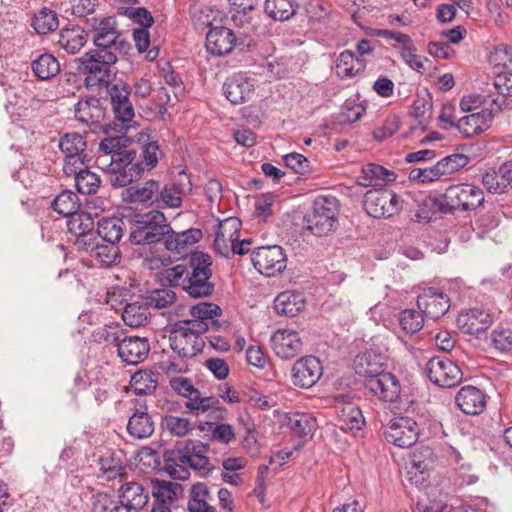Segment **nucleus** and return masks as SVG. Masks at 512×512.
I'll use <instances>...</instances> for the list:
<instances>
[{"instance_id": "52", "label": "nucleus", "mask_w": 512, "mask_h": 512, "mask_svg": "<svg viewBox=\"0 0 512 512\" xmlns=\"http://www.w3.org/2000/svg\"><path fill=\"white\" fill-rule=\"evenodd\" d=\"M81 201L78 194H57L52 208L60 215L69 217L80 210Z\"/></svg>"}, {"instance_id": "17", "label": "nucleus", "mask_w": 512, "mask_h": 512, "mask_svg": "<svg viewBox=\"0 0 512 512\" xmlns=\"http://www.w3.org/2000/svg\"><path fill=\"white\" fill-rule=\"evenodd\" d=\"M223 94L233 105H239L250 100L254 93L253 81L243 73L233 74L224 82Z\"/></svg>"}, {"instance_id": "21", "label": "nucleus", "mask_w": 512, "mask_h": 512, "mask_svg": "<svg viewBox=\"0 0 512 512\" xmlns=\"http://www.w3.org/2000/svg\"><path fill=\"white\" fill-rule=\"evenodd\" d=\"M76 119L86 125L98 126L106 115V109L99 98L87 97L80 99L74 108Z\"/></svg>"}, {"instance_id": "27", "label": "nucleus", "mask_w": 512, "mask_h": 512, "mask_svg": "<svg viewBox=\"0 0 512 512\" xmlns=\"http://www.w3.org/2000/svg\"><path fill=\"white\" fill-rule=\"evenodd\" d=\"M423 195L425 198L421 200L422 204L412 216V220L415 222L428 223L431 221L436 211L448 213L456 208L454 205L443 203L442 200L446 198V194H438L439 197H432L431 195L427 196L426 194Z\"/></svg>"}, {"instance_id": "54", "label": "nucleus", "mask_w": 512, "mask_h": 512, "mask_svg": "<svg viewBox=\"0 0 512 512\" xmlns=\"http://www.w3.org/2000/svg\"><path fill=\"white\" fill-rule=\"evenodd\" d=\"M423 313L414 309H406L400 313L399 323L407 334L420 331L424 325Z\"/></svg>"}, {"instance_id": "2", "label": "nucleus", "mask_w": 512, "mask_h": 512, "mask_svg": "<svg viewBox=\"0 0 512 512\" xmlns=\"http://www.w3.org/2000/svg\"><path fill=\"white\" fill-rule=\"evenodd\" d=\"M208 324L202 321H180L169 335L170 347L182 358H191L202 352L205 342L202 338Z\"/></svg>"}, {"instance_id": "8", "label": "nucleus", "mask_w": 512, "mask_h": 512, "mask_svg": "<svg viewBox=\"0 0 512 512\" xmlns=\"http://www.w3.org/2000/svg\"><path fill=\"white\" fill-rule=\"evenodd\" d=\"M251 261L261 274L273 277L284 271L287 257L278 245L263 246L253 251Z\"/></svg>"}, {"instance_id": "30", "label": "nucleus", "mask_w": 512, "mask_h": 512, "mask_svg": "<svg viewBox=\"0 0 512 512\" xmlns=\"http://www.w3.org/2000/svg\"><path fill=\"white\" fill-rule=\"evenodd\" d=\"M120 502L138 512L148 502V493L138 482H127L120 488Z\"/></svg>"}, {"instance_id": "42", "label": "nucleus", "mask_w": 512, "mask_h": 512, "mask_svg": "<svg viewBox=\"0 0 512 512\" xmlns=\"http://www.w3.org/2000/svg\"><path fill=\"white\" fill-rule=\"evenodd\" d=\"M212 275H188L184 291L193 298L208 297L214 291V284L211 282Z\"/></svg>"}, {"instance_id": "39", "label": "nucleus", "mask_w": 512, "mask_h": 512, "mask_svg": "<svg viewBox=\"0 0 512 512\" xmlns=\"http://www.w3.org/2000/svg\"><path fill=\"white\" fill-rule=\"evenodd\" d=\"M124 222L121 218H103L98 222L97 233L107 243L116 245L122 238Z\"/></svg>"}, {"instance_id": "53", "label": "nucleus", "mask_w": 512, "mask_h": 512, "mask_svg": "<svg viewBox=\"0 0 512 512\" xmlns=\"http://www.w3.org/2000/svg\"><path fill=\"white\" fill-rule=\"evenodd\" d=\"M212 258L209 254L204 252H194L189 259V266H187L190 275L202 276L212 275Z\"/></svg>"}, {"instance_id": "34", "label": "nucleus", "mask_w": 512, "mask_h": 512, "mask_svg": "<svg viewBox=\"0 0 512 512\" xmlns=\"http://www.w3.org/2000/svg\"><path fill=\"white\" fill-rule=\"evenodd\" d=\"M299 8L296 0H265V13L276 21H286L293 17Z\"/></svg>"}, {"instance_id": "36", "label": "nucleus", "mask_w": 512, "mask_h": 512, "mask_svg": "<svg viewBox=\"0 0 512 512\" xmlns=\"http://www.w3.org/2000/svg\"><path fill=\"white\" fill-rule=\"evenodd\" d=\"M59 72L60 63L54 55L44 53L34 59V76L39 80L49 81L55 78Z\"/></svg>"}, {"instance_id": "49", "label": "nucleus", "mask_w": 512, "mask_h": 512, "mask_svg": "<svg viewBox=\"0 0 512 512\" xmlns=\"http://www.w3.org/2000/svg\"><path fill=\"white\" fill-rule=\"evenodd\" d=\"M142 170L143 168H141V164L131 163L126 168H122L117 172H111L108 175V180L111 186L115 189L126 187L140 176Z\"/></svg>"}, {"instance_id": "48", "label": "nucleus", "mask_w": 512, "mask_h": 512, "mask_svg": "<svg viewBox=\"0 0 512 512\" xmlns=\"http://www.w3.org/2000/svg\"><path fill=\"white\" fill-rule=\"evenodd\" d=\"M58 147L65 157L82 156L86 148V141L78 133H67L59 139Z\"/></svg>"}, {"instance_id": "38", "label": "nucleus", "mask_w": 512, "mask_h": 512, "mask_svg": "<svg viewBox=\"0 0 512 512\" xmlns=\"http://www.w3.org/2000/svg\"><path fill=\"white\" fill-rule=\"evenodd\" d=\"M210 492L203 483H197L191 487L190 499L188 501L189 512H216L209 504Z\"/></svg>"}, {"instance_id": "46", "label": "nucleus", "mask_w": 512, "mask_h": 512, "mask_svg": "<svg viewBox=\"0 0 512 512\" xmlns=\"http://www.w3.org/2000/svg\"><path fill=\"white\" fill-rule=\"evenodd\" d=\"M150 312L147 304L134 302L126 304L122 311V319L127 326L140 327L149 319Z\"/></svg>"}, {"instance_id": "59", "label": "nucleus", "mask_w": 512, "mask_h": 512, "mask_svg": "<svg viewBox=\"0 0 512 512\" xmlns=\"http://www.w3.org/2000/svg\"><path fill=\"white\" fill-rule=\"evenodd\" d=\"M100 178L97 174L85 169L74 178L77 192H96L100 185Z\"/></svg>"}, {"instance_id": "40", "label": "nucleus", "mask_w": 512, "mask_h": 512, "mask_svg": "<svg viewBox=\"0 0 512 512\" xmlns=\"http://www.w3.org/2000/svg\"><path fill=\"white\" fill-rule=\"evenodd\" d=\"M59 27L58 14L51 7H42L34 13V32L39 35H46L54 32Z\"/></svg>"}, {"instance_id": "25", "label": "nucleus", "mask_w": 512, "mask_h": 512, "mask_svg": "<svg viewBox=\"0 0 512 512\" xmlns=\"http://www.w3.org/2000/svg\"><path fill=\"white\" fill-rule=\"evenodd\" d=\"M306 299L299 291L286 290L279 293L274 300V309L277 314L295 317L304 311Z\"/></svg>"}, {"instance_id": "10", "label": "nucleus", "mask_w": 512, "mask_h": 512, "mask_svg": "<svg viewBox=\"0 0 512 512\" xmlns=\"http://www.w3.org/2000/svg\"><path fill=\"white\" fill-rule=\"evenodd\" d=\"M323 374V365L319 358L307 355L295 361L291 369V381L295 387L309 389Z\"/></svg>"}, {"instance_id": "20", "label": "nucleus", "mask_w": 512, "mask_h": 512, "mask_svg": "<svg viewBox=\"0 0 512 512\" xmlns=\"http://www.w3.org/2000/svg\"><path fill=\"white\" fill-rule=\"evenodd\" d=\"M492 121V111L490 109L484 108L480 111L469 112L468 115L460 117L457 121V129L465 137H473L489 129Z\"/></svg>"}, {"instance_id": "29", "label": "nucleus", "mask_w": 512, "mask_h": 512, "mask_svg": "<svg viewBox=\"0 0 512 512\" xmlns=\"http://www.w3.org/2000/svg\"><path fill=\"white\" fill-rule=\"evenodd\" d=\"M366 68V61L351 50L341 52L336 61V74L344 78H352L362 73Z\"/></svg>"}, {"instance_id": "43", "label": "nucleus", "mask_w": 512, "mask_h": 512, "mask_svg": "<svg viewBox=\"0 0 512 512\" xmlns=\"http://www.w3.org/2000/svg\"><path fill=\"white\" fill-rule=\"evenodd\" d=\"M68 231L78 239L92 235L94 221L89 213L80 212L71 215L67 220Z\"/></svg>"}, {"instance_id": "57", "label": "nucleus", "mask_w": 512, "mask_h": 512, "mask_svg": "<svg viewBox=\"0 0 512 512\" xmlns=\"http://www.w3.org/2000/svg\"><path fill=\"white\" fill-rule=\"evenodd\" d=\"M163 425L172 435L183 437L192 430L189 419L185 417L168 415L163 419Z\"/></svg>"}, {"instance_id": "13", "label": "nucleus", "mask_w": 512, "mask_h": 512, "mask_svg": "<svg viewBox=\"0 0 512 512\" xmlns=\"http://www.w3.org/2000/svg\"><path fill=\"white\" fill-rule=\"evenodd\" d=\"M270 341L273 352L284 360L296 357L301 353L304 344L298 331L287 328L276 330Z\"/></svg>"}, {"instance_id": "64", "label": "nucleus", "mask_w": 512, "mask_h": 512, "mask_svg": "<svg viewBox=\"0 0 512 512\" xmlns=\"http://www.w3.org/2000/svg\"><path fill=\"white\" fill-rule=\"evenodd\" d=\"M492 344L495 349L512 354V330H494L492 333Z\"/></svg>"}, {"instance_id": "7", "label": "nucleus", "mask_w": 512, "mask_h": 512, "mask_svg": "<svg viewBox=\"0 0 512 512\" xmlns=\"http://www.w3.org/2000/svg\"><path fill=\"white\" fill-rule=\"evenodd\" d=\"M419 432V426L414 419L400 416L389 421L385 427L384 435L389 443L400 448H408L417 442Z\"/></svg>"}, {"instance_id": "3", "label": "nucleus", "mask_w": 512, "mask_h": 512, "mask_svg": "<svg viewBox=\"0 0 512 512\" xmlns=\"http://www.w3.org/2000/svg\"><path fill=\"white\" fill-rule=\"evenodd\" d=\"M339 202L331 194L320 195L314 201L312 211L304 216V229L323 237L336 229Z\"/></svg>"}, {"instance_id": "45", "label": "nucleus", "mask_w": 512, "mask_h": 512, "mask_svg": "<svg viewBox=\"0 0 512 512\" xmlns=\"http://www.w3.org/2000/svg\"><path fill=\"white\" fill-rule=\"evenodd\" d=\"M131 389L137 395H148L157 387V376L151 370H139L131 376Z\"/></svg>"}, {"instance_id": "33", "label": "nucleus", "mask_w": 512, "mask_h": 512, "mask_svg": "<svg viewBox=\"0 0 512 512\" xmlns=\"http://www.w3.org/2000/svg\"><path fill=\"white\" fill-rule=\"evenodd\" d=\"M202 233L199 229H189L182 233H175L170 230L165 235V247L169 251L182 253L188 245H192L200 240Z\"/></svg>"}, {"instance_id": "9", "label": "nucleus", "mask_w": 512, "mask_h": 512, "mask_svg": "<svg viewBox=\"0 0 512 512\" xmlns=\"http://www.w3.org/2000/svg\"><path fill=\"white\" fill-rule=\"evenodd\" d=\"M425 370L429 380L439 387L450 388L462 380V371L459 366L445 357L431 358Z\"/></svg>"}, {"instance_id": "41", "label": "nucleus", "mask_w": 512, "mask_h": 512, "mask_svg": "<svg viewBox=\"0 0 512 512\" xmlns=\"http://www.w3.org/2000/svg\"><path fill=\"white\" fill-rule=\"evenodd\" d=\"M287 425L300 438L311 437L316 430V419L307 413H294L288 417Z\"/></svg>"}, {"instance_id": "1", "label": "nucleus", "mask_w": 512, "mask_h": 512, "mask_svg": "<svg viewBox=\"0 0 512 512\" xmlns=\"http://www.w3.org/2000/svg\"><path fill=\"white\" fill-rule=\"evenodd\" d=\"M78 62V70L86 76L87 86L108 87L115 76L113 66L117 62V56L114 51L95 48L84 53Z\"/></svg>"}, {"instance_id": "6", "label": "nucleus", "mask_w": 512, "mask_h": 512, "mask_svg": "<svg viewBox=\"0 0 512 512\" xmlns=\"http://www.w3.org/2000/svg\"><path fill=\"white\" fill-rule=\"evenodd\" d=\"M241 221L236 217H228L218 222L215 230L214 248L224 257L232 254L244 255L247 249L237 245L240 237Z\"/></svg>"}, {"instance_id": "16", "label": "nucleus", "mask_w": 512, "mask_h": 512, "mask_svg": "<svg viewBox=\"0 0 512 512\" xmlns=\"http://www.w3.org/2000/svg\"><path fill=\"white\" fill-rule=\"evenodd\" d=\"M493 323L492 315L480 308L462 311L457 317V326L461 332L478 336L487 331Z\"/></svg>"}, {"instance_id": "61", "label": "nucleus", "mask_w": 512, "mask_h": 512, "mask_svg": "<svg viewBox=\"0 0 512 512\" xmlns=\"http://www.w3.org/2000/svg\"><path fill=\"white\" fill-rule=\"evenodd\" d=\"M133 39L135 41L136 48L140 53L147 51L146 58L150 61L157 58L159 54V49L157 47H153L148 50L150 46V37L149 32L145 28L134 29L133 31Z\"/></svg>"}, {"instance_id": "50", "label": "nucleus", "mask_w": 512, "mask_h": 512, "mask_svg": "<svg viewBox=\"0 0 512 512\" xmlns=\"http://www.w3.org/2000/svg\"><path fill=\"white\" fill-rule=\"evenodd\" d=\"M131 154H122L118 153L114 156H111L108 153L99 152L97 156L96 163L99 168L106 171L108 175L111 172H117L122 168H126L131 164Z\"/></svg>"}, {"instance_id": "5", "label": "nucleus", "mask_w": 512, "mask_h": 512, "mask_svg": "<svg viewBox=\"0 0 512 512\" xmlns=\"http://www.w3.org/2000/svg\"><path fill=\"white\" fill-rule=\"evenodd\" d=\"M88 23L96 48L108 49L114 52L128 48L129 44L122 38L115 17H93L88 20Z\"/></svg>"}, {"instance_id": "58", "label": "nucleus", "mask_w": 512, "mask_h": 512, "mask_svg": "<svg viewBox=\"0 0 512 512\" xmlns=\"http://www.w3.org/2000/svg\"><path fill=\"white\" fill-rule=\"evenodd\" d=\"M190 314L193 317L190 321H202L214 319L221 314V308L211 302H202L191 307Z\"/></svg>"}, {"instance_id": "32", "label": "nucleus", "mask_w": 512, "mask_h": 512, "mask_svg": "<svg viewBox=\"0 0 512 512\" xmlns=\"http://www.w3.org/2000/svg\"><path fill=\"white\" fill-rule=\"evenodd\" d=\"M365 419L359 407L353 404L344 405L338 413V426L344 431L353 433L360 431Z\"/></svg>"}, {"instance_id": "63", "label": "nucleus", "mask_w": 512, "mask_h": 512, "mask_svg": "<svg viewBox=\"0 0 512 512\" xmlns=\"http://www.w3.org/2000/svg\"><path fill=\"white\" fill-rule=\"evenodd\" d=\"M400 128V119L396 115L388 116L383 124L373 131V137L376 141L382 142L394 135Z\"/></svg>"}, {"instance_id": "4", "label": "nucleus", "mask_w": 512, "mask_h": 512, "mask_svg": "<svg viewBox=\"0 0 512 512\" xmlns=\"http://www.w3.org/2000/svg\"><path fill=\"white\" fill-rule=\"evenodd\" d=\"M170 230L164 214L152 210L135 221L130 232V241L136 245L156 243L168 235Z\"/></svg>"}, {"instance_id": "26", "label": "nucleus", "mask_w": 512, "mask_h": 512, "mask_svg": "<svg viewBox=\"0 0 512 512\" xmlns=\"http://www.w3.org/2000/svg\"><path fill=\"white\" fill-rule=\"evenodd\" d=\"M397 175L394 171L388 170L385 167L369 163L362 168L361 181L359 182L363 187L372 186L375 191H380L382 186L396 181Z\"/></svg>"}, {"instance_id": "35", "label": "nucleus", "mask_w": 512, "mask_h": 512, "mask_svg": "<svg viewBox=\"0 0 512 512\" xmlns=\"http://www.w3.org/2000/svg\"><path fill=\"white\" fill-rule=\"evenodd\" d=\"M151 485L154 504L172 507L176 500L177 492L180 490V486L176 483L159 479L151 480Z\"/></svg>"}, {"instance_id": "28", "label": "nucleus", "mask_w": 512, "mask_h": 512, "mask_svg": "<svg viewBox=\"0 0 512 512\" xmlns=\"http://www.w3.org/2000/svg\"><path fill=\"white\" fill-rule=\"evenodd\" d=\"M127 431L130 436L143 439L150 437L154 432V422L148 414L146 407L136 409L127 423Z\"/></svg>"}, {"instance_id": "60", "label": "nucleus", "mask_w": 512, "mask_h": 512, "mask_svg": "<svg viewBox=\"0 0 512 512\" xmlns=\"http://www.w3.org/2000/svg\"><path fill=\"white\" fill-rule=\"evenodd\" d=\"M489 63L496 68H505L512 64V48L507 44L494 47L488 57Z\"/></svg>"}, {"instance_id": "23", "label": "nucleus", "mask_w": 512, "mask_h": 512, "mask_svg": "<svg viewBox=\"0 0 512 512\" xmlns=\"http://www.w3.org/2000/svg\"><path fill=\"white\" fill-rule=\"evenodd\" d=\"M226 412L221 415L220 419H203L198 421V429L203 433L204 437L210 440L220 442L222 444H230L235 440V429L232 425L223 423Z\"/></svg>"}, {"instance_id": "22", "label": "nucleus", "mask_w": 512, "mask_h": 512, "mask_svg": "<svg viewBox=\"0 0 512 512\" xmlns=\"http://www.w3.org/2000/svg\"><path fill=\"white\" fill-rule=\"evenodd\" d=\"M185 408L192 415H205L206 419H220L221 415L226 412V409L220 405L216 398L201 397L198 390L190 398H187Z\"/></svg>"}, {"instance_id": "14", "label": "nucleus", "mask_w": 512, "mask_h": 512, "mask_svg": "<svg viewBox=\"0 0 512 512\" xmlns=\"http://www.w3.org/2000/svg\"><path fill=\"white\" fill-rule=\"evenodd\" d=\"M111 99L112 109L115 119L123 124H128L133 120L135 113L130 101L131 89L126 83L119 82L106 87Z\"/></svg>"}, {"instance_id": "37", "label": "nucleus", "mask_w": 512, "mask_h": 512, "mask_svg": "<svg viewBox=\"0 0 512 512\" xmlns=\"http://www.w3.org/2000/svg\"><path fill=\"white\" fill-rule=\"evenodd\" d=\"M355 372L364 377L365 380L376 378L384 373L383 365L378 361V357L373 354H361L354 361Z\"/></svg>"}, {"instance_id": "55", "label": "nucleus", "mask_w": 512, "mask_h": 512, "mask_svg": "<svg viewBox=\"0 0 512 512\" xmlns=\"http://www.w3.org/2000/svg\"><path fill=\"white\" fill-rule=\"evenodd\" d=\"M100 470L107 480H113L117 477L123 478L125 475V467L120 458L110 455L100 459Z\"/></svg>"}, {"instance_id": "24", "label": "nucleus", "mask_w": 512, "mask_h": 512, "mask_svg": "<svg viewBox=\"0 0 512 512\" xmlns=\"http://www.w3.org/2000/svg\"><path fill=\"white\" fill-rule=\"evenodd\" d=\"M458 408L467 415H478L486 407V396L477 387L463 386L455 397Z\"/></svg>"}, {"instance_id": "56", "label": "nucleus", "mask_w": 512, "mask_h": 512, "mask_svg": "<svg viewBox=\"0 0 512 512\" xmlns=\"http://www.w3.org/2000/svg\"><path fill=\"white\" fill-rule=\"evenodd\" d=\"M467 164V157L460 154L447 156L438 161L434 167L439 178L443 175H449Z\"/></svg>"}, {"instance_id": "12", "label": "nucleus", "mask_w": 512, "mask_h": 512, "mask_svg": "<svg viewBox=\"0 0 512 512\" xmlns=\"http://www.w3.org/2000/svg\"><path fill=\"white\" fill-rule=\"evenodd\" d=\"M403 200L398 194H365L363 206L374 218H389L399 213Z\"/></svg>"}, {"instance_id": "19", "label": "nucleus", "mask_w": 512, "mask_h": 512, "mask_svg": "<svg viewBox=\"0 0 512 512\" xmlns=\"http://www.w3.org/2000/svg\"><path fill=\"white\" fill-rule=\"evenodd\" d=\"M237 38L234 32L227 27L211 28L206 35V49L215 56H223L232 52Z\"/></svg>"}, {"instance_id": "51", "label": "nucleus", "mask_w": 512, "mask_h": 512, "mask_svg": "<svg viewBox=\"0 0 512 512\" xmlns=\"http://www.w3.org/2000/svg\"><path fill=\"white\" fill-rule=\"evenodd\" d=\"M482 183L488 192H506L510 188V182L501 165L498 170H491L482 176Z\"/></svg>"}, {"instance_id": "31", "label": "nucleus", "mask_w": 512, "mask_h": 512, "mask_svg": "<svg viewBox=\"0 0 512 512\" xmlns=\"http://www.w3.org/2000/svg\"><path fill=\"white\" fill-rule=\"evenodd\" d=\"M87 42V33L80 26L65 27L59 34V45L69 54L78 53Z\"/></svg>"}, {"instance_id": "47", "label": "nucleus", "mask_w": 512, "mask_h": 512, "mask_svg": "<svg viewBox=\"0 0 512 512\" xmlns=\"http://www.w3.org/2000/svg\"><path fill=\"white\" fill-rule=\"evenodd\" d=\"M493 87L499 96L492 98L491 102L501 110L506 106L507 97L512 96V71L499 73L494 79Z\"/></svg>"}, {"instance_id": "15", "label": "nucleus", "mask_w": 512, "mask_h": 512, "mask_svg": "<svg viewBox=\"0 0 512 512\" xmlns=\"http://www.w3.org/2000/svg\"><path fill=\"white\" fill-rule=\"evenodd\" d=\"M367 390L382 402H395L401 393L398 378L390 372H384L376 378L364 380Z\"/></svg>"}, {"instance_id": "18", "label": "nucleus", "mask_w": 512, "mask_h": 512, "mask_svg": "<svg viewBox=\"0 0 512 512\" xmlns=\"http://www.w3.org/2000/svg\"><path fill=\"white\" fill-rule=\"evenodd\" d=\"M149 351L150 344L146 338L125 336L118 343V355L127 364L136 365L144 361Z\"/></svg>"}, {"instance_id": "11", "label": "nucleus", "mask_w": 512, "mask_h": 512, "mask_svg": "<svg viewBox=\"0 0 512 512\" xmlns=\"http://www.w3.org/2000/svg\"><path fill=\"white\" fill-rule=\"evenodd\" d=\"M417 306L428 318L437 320L450 309V298L435 287L424 288L417 297Z\"/></svg>"}, {"instance_id": "62", "label": "nucleus", "mask_w": 512, "mask_h": 512, "mask_svg": "<svg viewBox=\"0 0 512 512\" xmlns=\"http://www.w3.org/2000/svg\"><path fill=\"white\" fill-rule=\"evenodd\" d=\"M278 207L274 194H261L255 201V215L263 220L271 216Z\"/></svg>"}, {"instance_id": "44", "label": "nucleus", "mask_w": 512, "mask_h": 512, "mask_svg": "<svg viewBox=\"0 0 512 512\" xmlns=\"http://www.w3.org/2000/svg\"><path fill=\"white\" fill-rule=\"evenodd\" d=\"M130 142V139L124 135L106 137L99 144V152L108 153L111 156L118 153L131 154L132 163L136 158V151L128 148Z\"/></svg>"}]
</instances>
